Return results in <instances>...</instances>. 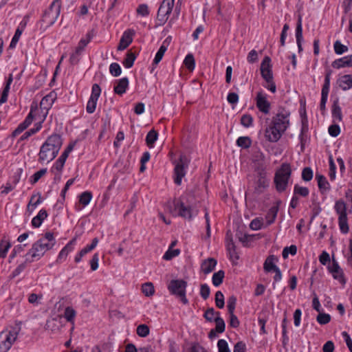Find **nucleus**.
Here are the masks:
<instances>
[{
  "mask_svg": "<svg viewBox=\"0 0 352 352\" xmlns=\"http://www.w3.org/2000/svg\"><path fill=\"white\" fill-rule=\"evenodd\" d=\"M56 244V239L52 232H46L44 236L34 243L32 248L25 255L27 261L34 262L38 261L45 253L52 249Z\"/></svg>",
  "mask_w": 352,
  "mask_h": 352,
  "instance_id": "nucleus-1",
  "label": "nucleus"
},
{
  "mask_svg": "<svg viewBox=\"0 0 352 352\" xmlns=\"http://www.w3.org/2000/svg\"><path fill=\"white\" fill-rule=\"evenodd\" d=\"M25 259L24 262L19 264L16 267V269L12 272V274H10V278H14L16 277L17 276H19L25 269L27 264L32 263L30 261H27V257H25Z\"/></svg>",
  "mask_w": 352,
  "mask_h": 352,
  "instance_id": "nucleus-41",
  "label": "nucleus"
},
{
  "mask_svg": "<svg viewBox=\"0 0 352 352\" xmlns=\"http://www.w3.org/2000/svg\"><path fill=\"white\" fill-rule=\"evenodd\" d=\"M136 333L140 337L145 338L149 335L150 329L148 325L142 324L138 326Z\"/></svg>",
  "mask_w": 352,
  "mask_h": 352,
  "instance_id": "nucleus-44",
  "label": "nucleus"
},
{
  "mask_svg": "<svg viewBox=\"0 0 352 352\" xmlns=\"http://www.w3.org/2000/svg\"><path fill=\"white\" fill-rule=\"evenodd\" d=\"M337 84L344 91L349 89L352 87V76L346 74L340 76L337 80Z\"/></svg>",
  "mask_w": 352,
  "mask_h": 352,
  "instance_id": "nucleus-21",
  "label": "nucleus"
},
{
  "mask_svg": "<svg viewBox=\"0 0 352 352\" xmlns=\"http://www.w3.org/2000/svg\"><path fill=\"white\" fill-rule=\"evenodd\" d=\"M61 6V0H54L52 2L49 8L44 11L41 19L39 21L41 28L45 30L56 21L60 13Z\"/></svg>",
  "mask_w": 352,
  "mask_h": 352,
  "instance_id": "nucleus-3",
  "label": "nucleus"
},
{
  "mask_svg": "<svg viewBox=\"0 0 352 352\" xmlns=\"http://www.w3.org/2000/svg\"><path fill=\"white\" fill-rule=\"evenodd\" d=\"M224 276L225 272L223 270H219L217 272L214 273L212 278V284L215 287L219 286L223 283Z\"/></svg>",
  "mask_w": 352,
  "mask_h": 352,
  "instance_id": "nucleus-35",
  "label": "nucleus"
},
{
  "mask_svg": "<svg viewBox=\"0 0 352 352\" xmlns=\"http://www.w3.org/2000/svg\"><path fill=\"white\" fill-rule=\"evenodd\" d=\"M217 263V260L213 258H209L208 259H206L201 263V271L205 274H208L214 270Z\"/></svg>",
  "mask_w": 352,
  "mask_h": 352,
  "instance_id": "nucleus-23",
  "label": "nucleus"
},
{
  "mask_svg": "<svg viewBox=\"0 0 352 352\" xmlns=\"http://www.w3.org/2000/svg\"><path fill=\"white\" fill-rule=\"evenodd\" d=\"M289 112L283 109L273 118L272 125L278 129L280 131L285 132L289 124Z\"/></svg>",
  "mask_w": 352,
  "mask_h": 352,
  "instance_id": "nucleus-8",
  "label": "nucleus"
},
{
  "mask_svg": "<svg viewBox=\"0 0 352 352\" xmlns=\"http://www.w3.org/2000/svg\"><path fill=\"white\" fill-rule=\"evenodd\" d=\"M186 281L182 279H175L171 280L167 287L172 295L179 298L184 305H187L188 303V300L186 297Z\"/></svg>",
  "mask_w": 352,
  "mask_h": 352,
  "instance_id": "nucleus-5",
  "label": "nucleus"
},
{
  "mask_svg": "<svg viewBox=\"0 0 352 352\" xmlns=\"http://www.w3.org/2000/svg\"><path fill=\"white\" fill-rule=\"evenodd\" d=\"M331 111H332L333 118H336L338 120H341L342 113H341V109L339 106L338 99L333 101V104H332Z\"/></svg>",
  "mask_w": 352,
  "mask_h": 352,
  "instance_id": "nucleus-40",
  "label": "nucleus"
},
{
  "mask_svg": "<svg viewBox=\"0 0 352 352\" xmlns=\"http://www.w3.org/2000/svg\"><path fill=\"white\" fill-rule=\"evenodd\" d=\"M8 339L3 338V336L0 335V352H7L10 349L11 342Z\"/></svg>",
  "mask_w": 352,
  "mask_h": 352,
  "instance_id": "nucleus-45",
  "label": "nucleus"
},
{
  "mask_svg": "<svg viewBox=\"0 0 352 352\" xmlns=\"http://www.w3.org/2000/svg\"><path fill=\"white\" fill-rule=\"evenodd\" d=\"M166 41H164L162 45L160 46V49L158 50V51L154 58L153 64H155V65L158 64L162 59L164 54L167 50V45H166Z\"/></svg>",
  "mask_w": 352,
  "mask_h": 352,
  "instance_id": "nucleus-33",
  "label": "nucleus"
},
{
  "mask_svg": "<svg viewBox=\"0 0 352 352\" xmlns=\"http://www.w3.org/2000/svg\"><path fill=\"white\" fill-rule=\"evenodd\" d=\"M348 47L346 45H342L340 41H336L334 43V50L337 54H342L346 52Z\"/></svg>",
  "mask_w": 352,
  "mask_h": 352,
  "instance_id": "nucleus-62",
  "label": "nucleus"
},
{
  "mask_svg": "<svg viewBox=\"0 0 352 352\" xmlns=\"http://www.w3.org/2000/svg\"><path fill=\"white\" fill-rule=\"evenodd\" d=\"M19 328H14L13 330L10 331L8 333L3 336V338H9L8 341H10L11 345L16 340L17 335L19 333Z\"/></svg>",
  "mask_w": 352,
  "mask_h": 352,
  "instance_id": "nucleus-55",
  "label": "nucleus"
},
{
  "mask_svg": "<svg viewBox=\"0 0 352 352\" xmlns=\"http://www.w3.org/2000/svg\"><path fill=\"white\" fill-rule=\"evenodd\" d=\"M236 144L238 146L243 148H248L252 144V140L248 136H241L237 139Z\"/></svg>",
  "mask_w": 352,
  "mask_h": 352,
  "instance_id": "nucleus-38",
  "label": "nucleus"
},
{
  "mask_svg": "<svg viewBox=\"0 0 352 352\" xmlns=\"http://www.w3.org/2000/svg\"><path fill=\"white\" fill-rule=\"evenodd\" d=\"M175 208L178 210V215L190 220L193 216L198 214V210L195 207L186 206L183 202H178L175 204Z\"/></svg>",
  "mask_w": 352,
  "mask_h": 352,
  "instance_id": "nucleus-10",
  "label": "nucleus"
},
{
  "mask_svg": "<svg viewBox=\"0 0 352 352\" xmlns=\"http://www.w3.org/2000/svg\"><path fill=\"white\" fill-rule=\"evenodd\" d=\"M86 38H81L78 44V46L76 48V53L78 54V56H80L82 51L84 50L85 47L87 46V45L90 42L91 39V36L89 33H88L86 35Z\"/></svg>",
  "mask_w": 352,
  "mask_h": 352,
  "instance_id": "nucleus-31",
  "label": "nucleus"
},
{
  "mask_svg": "<svg viewBox=\"0 0 352 352\" xmlns=\"http://www.w3.org/2000/svg\"><path fill=\"white\" fill-rule=\"evenodd\" d=\"M101 94V89L98 84H94L91 88L90 98L98 100Z\"/></svg>",
  "mask_w": 352,
  "mask_h": 352,
  "instance_id": "nucleus-61",
  "label": "nucleus"
},
{
  "mask_svg": "<svg viewBox=\"0 0 352 352\" xmlns=\"http://www.w3.org/2000/svg\"><path fill=\"white\" fill-rule=\"evenodd\" d=\"M22 32H23V30L20 29L19 28H18L16 30L15 34H14V36L12 37V41L10 44V48H14L16 47V43H18V41L20 38V36L22 34Z\"/></svg>",
  "mask_w": 352,
  "mask_h": 352,
  "instance_id": "nucleus-57",
  "label": "nucleus"
},
{
  "mask_svg": "<svg viewBox=\"0 0 352 352\" xmlns=\"http://www.w3.org/2000/svg\"><path fill=\"white\" fill-rule=\"evenodd\" d=\"M253 123V118L250 114H244L241 116V124L248 128L252 125Z\"/></svg>",
  "mask_w": 352,
  "mask_h": 352,
  "instance_id": "nucleus-51",
  "label": "nucleus"
},
{
  "mask_svg": "<svg viewBox=\"0 0 352 352\" xmlns=\"http://www.w3.org/2000/svg\"><path fill=\"white\" fill-rule=\"evenodd\" d=\"M236 304V298L234 296H231L228 298L227 301V307L229 314L234 313Z\"/></svg>",
  "mask_w": 352,
  "mask_h": 352,
  "instance_id": "nucleus-54",
  "label": "nucleus"
},
{
  "mask_svg": "<svg viewBox=\"0 0 352 352\" xmlns=\"http://www.w3.org/2000/svg\"><path fill=\"white\" fill-rule=\"evenodd\" d=\"M316 179L318 182V186L322 194H325L330 190V184L324 176L317 173L316 175Z\"/></svg>",
  "mask_w": 352,
  "mask_h": 352,
  "instance_id": "nucleus-22",
  "label": "nucleus"
},
{
  "mask_svg": "<svg viewBox=\"0 0 352 352\" xmlns=\"http://www.w3.org/2000/svg\"><path fill=\"white\" fill-rule=\"evenodd\" d=\"M297 252V247L295 245H292L289 247H285L282 252V256L284 258H287L288 257L289 254L292 255H295Z\"/></svg>",
  "mask_w": 352,
  "mask_h": 352,
  "instance_id": "nucleus-52",
  "label": "nucleus"
},
{
  "mask_svg": "<svg viewBox=\"0 0 352 352\" xmlns=\"http://www.w3.org/2000/svg\"><path fill=\"white\" fill-rule=\"evenodd\" d=\"M158 134L154 129L151 130L146 135V142L148 147L151 148L153 146L154 143L157 139Z\"/></svg>",
  "mask_w": 352,
  "mask_h": 352,
  "instance_id": "nucleus-34",
  "label": "nucleus"
},
{
  "mask_svg": "<svg viewBox=\"0 0 352 352\" xmlns=\"http://www.w3.org/2000/svg\"><path fill=\"white\" fill-rule=\"evenodd\" d=\"M261 74L262 78L267 83V85H265V87L270 90L271 92L275 93L276 91V86L274 82L272 70L261 69Z\"/></svg>",
  "mask_w": 352,
  "mask_h": 352,
  "instance_id": "nucleus-14",
  "label": "nucleus"
},
{
  "mask_svg": "<svg viewBox=\"0 0 352 352\" xmlns=\"http://www.w3.org/2000/svg\"><path fill=\"white\" fill-rule=\"evenodd\" d=\"M184 63L188 70L192 71L195 66V61L193 55L188 54L186 56Z\"/></svg>",
  "mask_w": 352,
  "mask_h": 352,
  "instance_id": "nucleus-46",
  "label": "nucleus"
},
{
  "mask_svg": "<svg viewBox=\"0 0 352 352\" xmlns=\"http://www.w3.org/2000/svg\"><path fill=\"white\" fill-rule=\"evenodd\" d=\"M63 140L58 134L54 133L47 138L41 146L38 153V162L41 164L45 162H50L58 154L62 146Z\"/></svg>",
  "mask_w": 352,
  "mask_h": 352,
  "instance_id": "nucleus-2",
  "label": "nucleus"
},
{
  "mask_svg": "<svg viewBox=\"0 0 352 352\" xmlns=\"http://www.w3.org/2000/svg\"><path fill=\"white\" fill-rule=\"evenodd\" d=\"M97 101L98 100L89 98L86 107V111L88 113H93L95 111Z\"/></svg>",
  "mask_w": 352,
  "mask_h": 352,
  "instance_id": "nucleus-63",
  "label": "nucleus"
},
{
  "mask_svg": "<svg viewBox=\"0 0 352 352\" xmlns=\"http://www.w3.org/2000/svg\"><path fill=\"white\" fill-rule=\"evenodd\" d=\"M210 289L207 284H201L200 287V295L203 299L206 300L209 298Z\"/></svg>",
  "mask_w": 352,
  "mask_h": 352,
  "instance_id": "nucleus-59",
  "label": "nucleus"
},
{
  "mask_svg": "<svg viewBox=\"0 0 352 352\" xmlns=\"http://www.w3.org/2000/svg\"><path fill=\"white\" fill-rule=\"evenodd\" d=\"M291 175L292 168L290 164L288 163L282 164L280 167L276 171L274 177L276 190L278 192H283L286 190Z\"/></svg>",
  "mask_w": 352,
  "mask_h": 352,
  "instance_id": "nucleus-4",
  "label": "nucleus"
},
{
  "mask_svg": "<svg viewBox=\"0 0 352 352\" xmlns=\"http://www.w3.org/2000/svg\"><path fill=\"white\" fill-rule=\"evenodd\" d=\"M135 58H136L135 53L131 52V50L128 51L126 54V57L124 58V59L123 60L124 66L126 68H131L133 65Z\"/></svg>",
  "mask_w": 352,
  "mask_h": 352,
  "instance_id": "nucleus-32",
  "label": "nucleus"
},
{
  "mask_svg": "<svg viewBox=\"0 0 352 352\" xmlns=\"http://www.w3.org/2000/svg\"><path fill=\"white\" fill-rule=\"evenodd\" d=\"M256 105L258 109L263 113L267 115L270 113L271 104L267 100V95L262 91H258L256 94L255 98Z\"/></svg>",
  "mask_w": 352,
  "mask_h": 352,
  "instance_id": "nucleus-11",
  "label": "nucleus"
},
{
  "mask_svg": "<svg viewBox=\"0 0 352 352\" xmlns=\"http://www.w3.org/2000/svg\"><path fill=\"white\" fill-rule=\"evenodd\" d=\"M233 352H246V345L243 341L237 342L234 346Z\"/></svg>",
  "mask_w": 352,
  "mask_h": 352,
  "instance_id": "nucleus-64",
  "label": "nucleus"
},
{
  "mask_svg": "<svg viewBox=\"0 0 352 352\" xmlns=\"http://www.w3.org/2000/svg\"><path fill=\"white\" fill-rule=\"evenodd\" d=\"M47 173V168H42L38 171L36 172L30 178V183L35 184L43 175Z\"/></svg>",
  "mask_w": 352,
  "mask_h": 352,
  "instance_id": "nucleus-47",
  "label": "nucleus"
},
{
  "mask_svg": "<svg viewBox=\"0 0 352 352\" xmlns=\"http://www.w3.org/2000/svg\"><path fill=\"white\" fill-rule=\"evenodd\" d=\"M276 261H278V258L274 255H270L263 264L265 272H270L278 269V267L274 263Z\"/></svg>",
  "mask_w": 352,
  "mask_h": 352,
  "instance_id": "nucleus-25",
  "label": "nucleus"
},
{
  "mask_svg": "<svg viewBox=\"0 0 352 352\" xmlns=\"http://www.w3.org/2000/svg\"><path fill=\"white\" fill-rule=\"evenodd\" d=\"M92 199V193L90 191H85L79 195V202L83 206H87Z\"/></svg>",
  "mask_w": 352,
  "mask_h": 352,
  "instance_id": "nucleus-36",
  "label": "nucleus"
},
{
  "mask_svg": "<svg viewBox=\"0 0 352 352\" xmlns=\"http://www.w3.org/2000/svg\"><path fill=\"white\" fill-rule=\"evenodd\" d=\"M34 116H33V107H31L30 112L28 113L25 120L19 124L16 129L12 132V136L16 137L20 133H21L23 131H25L33 122Z\"/></svg>",
  "mask_w": 352,
  "mask_h": 352,
  "instance_id": "nucleus-16",
  "label": "nucleus"
},
{
  "mask_svg": "<svg viewBox=\"0 0 352 352\" xmlns=\"http://www.w3.org/2000/svg\"><path fill=\"white\" fill-rule=\"evenodd\" d=\"M12 80H13L12 74H10L9 77L7 80L6 85L5 87L3 88V90L1 94V96L0 98V104H3L7 101L8 93H9L10 88V85L12 82Z\"/></svg>",
  "mask_w": 352,
  "mask_h": 352,
  "instance_id": "nucleus-29",
  "label": "nucleus"
},
{
  "mask_svg": "<svg viewBox=\"0 0 352 352\" xmlns=\"http://www.w3.org/2000/svg\"><path fill=\"white\" fill-rule=\"evenodd\" d=\"M334 208L339 215L338 223L340 231L346 234L349 230L346 216V205L343 200L340 199L336 202Z\"/></svg>",
  "mask_w": 352,
  "mask_h": 352,
  "instance_id": "nucleus-7",
  "label": "nucleus"
},
{
  "mask_svg": "<svg viewBox=\"0 0 352 352\" xmlns=\"http://www.w3.org/2000/svg\"><path fill=\"white\" fill-rule=\"evenodd\" d=\"M43 122V120H41L36 122L34 124V126L32 129H30V130L25 132L20 138L19 141H23L25 140H27L32 135L36 133L38 131H39L42 127V123Z\"/></svg>",
  "mask_w": 352,
  "mask_h": 352,
  "instance_id": "nucleus-26",
  "label": "nucleus"
},
{
  "mask_svg": "<svg viewBox=\"0 0 352 352\" xmlns=\"http://www.w3.org/2000/svg\"><path fill=\"white\" fill-rule=\"evenodd\" d=\"M215 304L219 309L224 307V296L221 291H217L215 294Z\"/></svg>",
  "mask_w": 352,
  "mask_h": 352,
  "instance_id": "nucleus-48",
  "label": "nucleus"
},
{
  "mask_svg": "<svg viewBox=\"0 0 352 352\" xmlns=\"http://www.w3.org/2000/svg\"><path fill=\"white\" fill-rule=\"evenodd\" d=\"M215 322V330L219 333L224 332L226 329V324L223 319L221 317H216L213 320Z\"/></svg>",
  "mask_w": 352,
  "mask_h": 352,
  "instance_id": "nucleus-43",
  "label": "nucleus"
},
{
  "mask_svg": "<svg viewBox=\"0 0 352 352\" xmlns=\"http://www.w3.org/2000/svg\"><path fill=\"white\" fill-rule=\"evenodd\" d=\"M135 34V31L133 29H128L125 30L120 40L118 50L122 51L126 49L133 42Z\"/></svg>",
  "mask_w": 352,
  "mask_h": 352,
  "instance_id": "nucleus-12",
  "label": "nucleus"
},
{
  "mask_svg": "<svg viewBox=\"0 0 352 352\" xmlns=\"http://www.w3.org/2000/svg\"><path fill=\"white\" fill-rule=\"evenodd\" d=\"M217 347L219 352H231L227 341L223 339L219 340Z\"/></svg>",
  "mask_w": 352,
  "mask_h": 352,
  "instance_id": "nucleus-58",
  "label": "nucleus"
},
{
  "mask_svg": "<svg viewBox=\"0 0 352 352\" xmlns=\"http://www.w3.org/2000/svg\"><path fill=\"white\" fill-rule=\"evenodd\" d=\"M284 132L280 131L278 129L270 125L265 129V136L266 139L271 142H276L282 136Z\"/></svg>",
  "mask_w": 352,
  "mask_h": 352,
  "instance_id": "nucleus-17",
  "label": "nucleus"
},
{
  "mask_svg": "<svg viewBox=\"0 0 352 352\" xmlns=\"http://www.w3.org/2000/svg\"><path fill=\"white\" fill-rule=\"evenodd\" d=\"M351 3L352 0H342V7L344 10V13L346 15L345 17L343 18L342 22H344V20H348V30L350 32H352V14L350 12Z\"/></svg>",
  "mask_w": 352,
  "mask_h": 352,
  "instance_id": "nucleus-19",
  "label": "nucleus"
},
{
  "mask_svg": "<svg viewBox=\"0 0 352 352\" xmlns=\"http://www.w3.org/2000/svg\"><path fill=\"white\" fill-rule=\"evenodd\" d=\"M313 178V170L310 167H305L302 171V179L305 182H309Z\"/></svg>",
  "mask_w": 352,
  "mask_h": 352,
  "instance_id": "nucleus-50",
  "label": "nucleus"
},
{
  "mask_svg": "<svg viewBox=\"0 0 352 352\" xmlns=\"http://www.w3.org/2000/svg\"><path fill=\"white\" fill-rule=\"evenodd\" d=\"M318 322L320 324H326L331 320V316L328 314L320 313L316 318Z\"/></svg>",
  "mask_w": 352,
  "mask_h": 352,
  "instance_id": "nucleus-56",
  "label": "nucleus"
},
{
  "mask_svg": "<svg viewBox=\"0 0 352 352\" xmlns=\"http://www.w3.org/2000/svg\"><path fill=\"white\" fill-rule=\"evenodd\" d=\"M76 312L72 307H67L64 311V316L67 322L74 324Z\"/></svg>",
  "mask_w": 352,
  "mask_h": 352,
  "instance_id": "nucleus-39",
  "label": "nucleus"
},
{
  "mask_svg": "<svg viewBox=\"0 0 352 352\" xmlns=\"http://www.w3.org/2000/svg\"><path fill=\"white\" fill-rule=\"evenodd\" d=\"M74 146V144H69L66 149L61 154V155L56 161L55 164H54V168H55L57 170L61 171L63 170L65 161L68 157L69 153L73 150Z\"/></svg>",
  "mask_w": 352,
  "mask_h": 352,
  "instance_id": "nucleus-18",
  "label": "nucleus"
},
{
  "mask_svg": "<svg viewBox=\"0 0 352 352\" xmlns=\"http://www.w3.org/2000/svg\"><path fill=\"white\" fill-rule=\"evenodd\" d=\"M142 292L146 296H151L155 293V288L153 284L151 282H147L142 285Z\"/></svg>",
  "mask_w": 352,
  "mask_h": 352,
  "instance_id": "nucleus-37",
  "label": "nucleus"
},
{
  "mask_svg": "<svg viewBox=\"0 0 352 352\" xmlns=\"http://www.w3.org/2000/svg\"><path fill=\"white\" fill-rule=\"evenodd\" d=\"M47 211L45 209H41L38 214L32 219V226L34 228L40 227L43 220L47 217Z\"/></svg>",
  "mask_w": 352,
  "mask_h": 352,
  "instance_id": "nucleus-27",
  "label": "nucleus"
},
{
  "mask_svg": "<svg viewBox=\"0 0 352 352\" xmlns=\"http://www.w3.org/2000/svg\"><path fill=\"white\" fill-rule=\"evenodd\" d=\"M309 190L307 187L300 186L298 184H296L294 188V194L295 195H300L303 197L309 195Z\"/></svg>",
  "mask_w": 352,
  "mask_h": 352,
  "instance_id": "nucleus-42",
  "label": "nucleus"
},
{
  "mask_svg": "<svg viewBox=\"0 0 352 352\" xmlns=\"http://www.w3.org/2000/svg\"><path fill=\"white\" fill-rule=\"evenodd\" d=\"M333 68L340 69L344 67L352 66V56H345L334 60L332 63Z\"/></svg>",
  "mask_w": 352,
  "mask_h": 352,
  "instance_id": "nucleus-24",
  "label": "nucleus"
},
{
  "mask_svg": "<svg viewBox=\"0 0 352 352\" xmlns=\"http://www.w3.org/2000/svg\"><path fill=\"white\" fill-rule=\"evenodd\" d=\"M11 246L10 242L6 239V237H3L0 241V257L6 258Z\"/></svg>",
  "mask_w": 352,
  "mask_h": 352,
  "instance_id": "nucleus-30",
  "label": "nucleus"
},
{
  "mask_svg": "<svg viewBox=\"0 0 352 352\" xmlns=\"http://www.w3.org/2000/svg\"><path fill=\"white\" fill-rule=\"evenodd\" d=\"M328 269L335 279L339 280L342 284L345 283L343 272L338 262L334 258H333L332 263L329 265Z\"/></svg>",
  "mask_w": 352,
  "mask_h": 352,
  "instance_id": "nucleus-15",
  "label": "nucleus"
},
{
  "mask_svg": "<svg viewBox=\"0 0 352 352\" xmlns=\"http://www.w3.org/2000/svg\"><path fill=\"white\" fill-rule=\"evenodd\" d=\"M55 94L53 93H50L42 98L40 102V109H41L43 113L42 120H43V121L45 120L47 116L48 110L52 106V104L55 100Z\"/></svg>",
  "mask_w": 352,
  "mask_h": 352,
  "instance_id": "nucleus-13",
  "label": "nucleus"
},
{
  "mask_svg": "<svg viewBox=\"0 0 352 352\" xmlns=\"http://www.w3.org/2000/svg\"><path fill=\"white\" fill-rule=\"evenodd\" d=\"M278 204H277L276 206H273L272 207H271L266 216H265V219L267 220V225H271L272 223H273L276 218V216H277V213H278Z\"/></svg>",
  "mask_w": 352,
  "mask_h": 352,
  "instance_id": "nucleus-28",
  "label": "nucleus"
},
{
  "mask_svg": "<svg viewBox=\"0 0 352 352\" xmlns=\"http://www.w3.org/2000/svg\"><path fill=\"white\" fill-rule=\"evenodd\" d=\"M175 0H163L157 11V18L162 23H164L168 19L173 8Z\"/></svg>",
  "mask_w": 352,
  "mask_h": 352,
  "instance_id": "nucleus-9",
  "label": "nucleus"
},
{
  "mask_svg": "<svg viewBox=\"0 0 352 352\" xmlns=\"http://www.w3.org/2000/svg\"><path fill=\"white\" fill-rule=\"evenodd\" d=\"M296 41H302V39H303V38H302V18L300 16H299V17H298L297 25H296Z\"/></svg>",
  "mask_w": 352,
  "mask_h": 352,
  "instance_id": "nucleus-49",
  "label": "nucleus"
},
{
  "mask_svg": "<svg viewBox=\"0 0 352 352\" xmlns=\"http://www.w3.org/2000/svg\"><path fill=\"white\" fill-rule=\"evenodd\" d=\"M128 86L129 80L126 77H124L116 81V85L114 86L113 91L115 94L122 96L126 92Z\"/></svg>",
  "mask_w": 352,
  "mask_h": 352,
  "instance_id": "nucleus-20",
  "label": "nucleus"
},
{
  "mask_svg": "<svg viewBox=\"0 0 352 352\" xmlns=\"http://www.w3.org/2000/svg\"><path fill=\"white\" fill-rule=\"evenodd\" d=\"M109 72L112 76L117 77L121 74L122 69L118 63H113L110 65Z\"/></svg>",
  "mask_w": 352,
  "mask_h": 352,
  "instance_id": "nucleus-53",
  "label": "nucleus"
},
{
  "mask_svg": "<svg viewBox=\"0 0 352 352\" xmlns=\"http://www.w3.org/2000/svg\"><path fill=\"white\" fill-rule=\"evenodd\" d=\"M190 160L186 155H181L175 163L174 182L177 186L182 184V178L186 175V169L188 167Z\"/></svg>",
  "mask_w": 352,
  "mask_h": 352,
  "instance_id": "nucleus-6",
  "label": "nucleus"
},
{
  "mask_svg": "<svg viewBox=\"0 0 352 352\" xmlns=\"http://www.w3.org/2000/svg\"><path fill=\"white\" fill-rule=\"evenodd\" d=\"M136 12L142 16H146L149 14L148 7L146 4L142 3L138 6Z\"/></svg>",
  "mask_w": 352,
  "mask_h": 352,
  "instance_id": "nucleus-60",
  "label": "nucleus"
}]
</instances>
